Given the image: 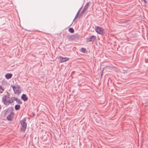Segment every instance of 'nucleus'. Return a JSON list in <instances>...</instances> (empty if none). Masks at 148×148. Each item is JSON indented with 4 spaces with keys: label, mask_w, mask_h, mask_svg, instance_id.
Returning a JSON list of instances; mask_svg holds the SVG:
<instances>
[{
    "label": "nucleus",
    "mask_w": 148,
    "mask_h": 148,
    "mask_svg": "<svg viewBox=\"0 0 148 148\" xmlns=\"http://www.w3.org/2000/svg\"><path fill=\"white\" fill-rule=\"evenodd\" d=\"M18 99V98H16V97H14L13 98V99H14V101H17V99Z\"/></svg>",
    "instance_id": "20"
},
{
    "label": "nucleus",
    "mask_w": 148,
    "mask_h": 148,
    "mask_svg": "<svg viewBox=\"0 0 148 148\" xmlns=\"http://www.w3.org/2000/svg\"><path fill=\"white\" fill-rule=\"evenodd\" d=\"M86 49L85 48H82L80 50V51L83 53H85L86 52Z\"/></svg>",
    "instance_id": "12"
},
{
    "label": "nucleus",
    "mask_w": 148,
    "mask_h": 148,
    "mask_svg": "<svg viewBox=\"0 0 148 148\" xmlns=\"http://www.w3.org/2000/svg\"><path fill=\"white\" fill-rule=\"evenodd\" d=\"M9 109H10V110H12V109H13V108H12V107H11L10 108H8V109H7L6 110H7V111H6V112H7L8 111V110Z\"/></svg>",
    "instance_id": "19"
},
{
    "label": "nucleus",
    "mask_w": 148,
    "mask_h": 148,
    "mask_svg": "<svg viewBox=\"0 0 148 148\" xmlns=\"http://www.w3.org/2000/svg\"><path fill=\"white\" fill-rule=\"evenodd\" d=\"M16 103L19 104H21L22 102H21L18 99H17V100L16 101Z\"/></svg>",
    "instance_id": "17"
},
{
    "label": "nucleus",
    "mask_w": 148,
    "mask_h": 148,
    "mask_svg": "<svg viewBox=\"0 0 148 148\" xmlns=\"http://www.w3.org/2000/svg\"><path fill=\"white\" fill-rule=\"evenodd\" d=\"M14 114V113L13 112H11L7 116V119L9 121H12L13 119Z\"/></svg>",
    "instance_id": "6"
},
{
    "label": "nucleus",
    "mask_w": 148,
    "mask_h": 148,
    "mask_svg": "<svg viewBox=\"0 0 148 148\" xmlns=\"http://www.w3.org/2000/svg\"><path fill=\"white\" fill-rule=\"evenodd\" d=\"M12 73H7L5 75V76L7 79H9L12 77Z\"/></svg>",
    "instance_id": "9"
},
{
    "label": "nucleus",
    "mask_w": 148,
    "mask_h": 148,
    "mask_svg": "<svg viewBox=\"0 0 148 148\" xmlns=\"http://www.w3.org/2000/svg\"><path fill=\"white\" fill-rule=\"evenodd\" d=\"M12 88L15 93L19 94L20 93L21 91H19V88L18 87L13 86H12Z\"/></svg>",
    "instance_id": "7"
},
{
    "label": "nucleus",
    "mask_w": 148,
    "mask_h": 148,
    "mask_svg": "<svg viewBox=\"0 0 148 148\" xmlns=\"http://www.w3.org/2000/svg\"><path fill=\"white\" fill-rule=\"evenodd\" d=\"M102 73L101 74V76H102Z\"/></svg>",
    "instance_id": "24"
},
{
    "label": "nucleus",
    "mask_w": 148,
    "mask_h": 148,
    "mask_svg": "<svg viewBox=\"0 0 148 148\" xmlns=\"http://www.w3.org/2000/svg\"><path fill=\"white\" fill-rule=\"evenodd\" d=\"M21 106L17 104L15 106V109L16 110H19Z\"/></svg>",
    "instance_id": "11"
},
{
    "label": "nucleus",
    "mask_w": 148,
    "mask_h": 148,
    "mask_svg": "<svg viewBox=\"0 0 148 148\" xmlns=\"http://www.w3.org/2000/svg\"><path fill=\"white\" fill-rule=\"evenodd\" d=\"M20 123L22 126L21 130L25 132L27 126V123H26V119L24 118L22 120L20 121Z\"/></svg>",
    "instance_id": "2"
},
{
    "label": "nucleus",
    "mask_w": 148,
    "mask_h": 148,
    "mask_svg": "<svg viewBox=\"0 0 148 148\" xmlns=\"http://www.w3.org/2000/svg\"><path fill=\"white\" fill-rule=\"evenodd\" d=\"M89 5V2H88L86 3V5L84 6V8L87 10Z\"/></svg>",
    "instance_id": "13"
},
{
    "label": "nucleus",
    "mask_w": 148,
    "mask_h": 148,
    "mask_svg": "<svg viewBox=\"0 0 148 148\" xmlns=\"http://www.w3.org/2000/svg\"><path fill=\"white\" fill-rule=\"evenodd\" d=\"M33 116H34L35 115V113H34L33 114Z\"/></svg>",
    "instance_id": "23"
},
{
    "label": "nucleus",
    "mask_w": 148,
    "mask_h": 148,
    "mask_svg": "<svg viewBox=\"0 0 148 148\" xmlns=\"http://www.w3.org/2000/svg\"><path fill=\"white\" fill-rule=\"evenodd\" d=\"M95 29L96 32L98 34L103 35L104 33V31L103 29L99 26H95Z\"/></svg>",
    "instance_id": "3"
},
{
    "label": "nucleus",
    "mask_w": 148,
    "mask_h": 148,
    "mask_svg": "<svg viewBox=\"0 0 148 148\" xmlns=\"http://www.w3.org/2000/svg\"><path fill=\"white\" fill-rule=\"evenodd\" d=\"M59 58H60V62L61 63L63 62L67 61L69 60L68 58L67 57H62L61 56H60Z\"/></svg>",
    "instance_id": "8"
},
{
    "label": "nucleus",
    "mask_w": 148,
    "mask_h": 148,
    "mask_svg": "<svg viewBox=\"0 0 148 148\" xmlns=\"http://www.w3.org/2000/svg\"><path fill=\"white\" fill-rule=\"evenodd\" d=\"M96 39V37L94 35L90 36L89 38H87L86 41L88 42H93Z\"/></svg>",
    "instance_id": "5"
},
{
    "label": "nucleus",
    "mask_w": 148,
    "mask_h": 148,
    "mask_svg": "<svg viewBox=\"0 0 148 148\" xmlns=\"http://www.w3.org/2000/svg\"><path fill=\"white\" fill-rule=\"evenodd\" d=\"M79 14V12H77V14H76V15L75 16V17L74 18V19H73V21H74V20L77 18L78 16V15Z\"/></svg>",
    "instance_id": "18"
},
{
    "label": "nucleus",
    "mask_w": 148,
    "mask_h": 148,
    "mask_svg": "<svg viewBox=\"0 0 148 148\" xmlns=\"http://www.w3.org/2000/svg\"><path fill=\"white\" fill-rule=\"evenodd\" d=\"M86 10L84 9V8L83 9L81 12V13L79 14V16H80L82 14H83L84 12H85Z\"/></svg>",
    "instance_id": "16"
},
{
    "label": "nucleus",
    "mask_w": 148,
    "mask_h": 148,
    "mask_svg": "<svg viewBox=\"0 0 148 148\" xmlns=\"http://www.w3.org/2000/svg\"><path fill=\"white\" fill-rule=\"evenodd\" d=\"M79 35L77 34H75L74 35L70 36L68 38L69 40L73 41L79 39Z\"/></svg>",
    "instance_id": "4"
},
{
    "label": "nucleus",
    "mask_w": 148,
    "mask_h": 148,
    "mask_svg": "<svg viewBox=\"0 0 148 148\" xmlns=\"http://www.w3.org/2000/svg\"><path fill=\"white\" fill-rule=\"evenodd\" d=\"M144 2V3L145 4L147 3V1L145 0H143Z\"/></svg>",
    "instance_id": "22"
},
{
    "label": "nucleus",
    "mask_w": 148,
    "mask_h": 148,
    "mask_svg": "<svg viewBox=\"0 0 148 148\" xmlns=\"http://www.w3.org/2000/svg\"><path fill=\"white\" fill-rule=\"evenodd\" d=\"M21 98L25 101H27L28 99V98L26 97V95L24 94L22 95Z\"/></svg>",
    "instance_id": "10"
},
{
    "label": "nucleus",
    "mask_w": 148,
    "mask_h": 148,
    "mask_svg": "<svg viewBox=\"0 0 148 148\" xmlns=\"http://www.w3.org/2000/svg\"><path fill=\"white\" fill-rule=\"evenodd\" d=\"M69 31L71 33H73L74 32V30L72 28H69Z\"/></svg>",
    "instance_id": "15"
},
{
    "label": "nucleus",
    "mask_w": 148,
    "mask_h": 148,
    "mask_svg": "<svg viewBox=\"0 0 148 148\" xmlns=\"http://www.w3.org/2000/svg\"><path fill=\"white\" fill-rule=\"evenodd\" d=\"M2 102L3 104L6 105L8 106L10 104L12 103L14 101L12 98H10V97L7 96L6 95H4L2 99Z\"/></svg>",
    "instance_id": "1"
},
{
    "label": "nucleus",
    "mask_w": 148,
    "mask_h": 148,
    "mask_svg": "<svg viewBox=\"0 0 148 148\" xmlns=\"http://www.w3.org/2000/svg\"><path fill=\"white\" fill-rule=\"evenodd\" d=\"M4 90V89L3 88L2 86H0V94L3 93Z\"/></svg>",
    "instance_id": "14"
},
{
    "label": "nucleus",
    "mask_w": 148,
    "mask_h": 148,
    "mask_svg": "<svg viewBox=\"0 0 148 148\" xmlns=\"http://www.w3.org/2000/svg\"><path fill=\"white\" fill-rule=\"evenodd\" d=\"M82 8V7L79 10H78V11L77 12H79H79H80V10H81Z\"/></svg>",
    "instance_id": "21"
}]
</instances>
